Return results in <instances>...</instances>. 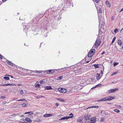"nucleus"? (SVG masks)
Segmentation results:
<instances>
[{"mask_svg":"<svg viewBox=\"0 0 123 123\" xmlns=\"http://www.w3.org/2000/svg\"><path fill=\"white\" fill-rule=\"evenodd\" d=\"M101 43V41L100 39H97L92 48L97 47L100 45Z\"/></svg>","mask_w":123,"mask_h":123,"instance_id":"1","label":"nucleus"},{"mask_svg":"<svg viewBox=\"0 0 123 123\" xmlns=\"http://www.w3.org/2000/svg\"><path fill=\"white\" fill-rule=\"evenodd\" d=\"M69 115L70 116L63 117L61 119H59V120H66L70 118H71L73 117V114L72 113H71L69 114Z\"/></svg>","mask_w":123,"mask_h":123,"instance_id":"2","label":"nucleus"},{"mask_svg":"<svg viewBox=\"0 0 123 123\" xmlns=\"http://www.w3.org/2000/svg\"><path fill=\"white\" fill-rule=\"evenodd\" d=\"M95 52V50L94 49H92L88 54V57H92L94 54Z\"/></svg>","mask_w":123,"mask_h":123,"instance_id":"3","label":"nucleus"},{"mask_svg":"<svg viewBox=\"0 0 123 123\" xmlns=\"http://www.w3.org/2000/svg\"><path fill=\"white\" fill-rule=\"evenodd\" d=\"M58 90L60 92L62 93H65L67 92L66 89L62 88H59L58 89Z\"/></svg>","mask_w":123,"mask_h":123,"instance_id":"4","label":"nucleus"},{"mask_svg":"<svg viewBox=\"0 0 123 123\" xmlns=\"http://www.w3.org/2000/svg\"><path fill=\"white\" fill-rule=\"evenodd\" d=\"M105 101L108 100L110 101L114 99L115 98V97H114L109 96V97H105Z\"/></svg>","mask_w":123,"mask_h":123,"instance_id":"5","label":"nucleus"},{"mask_svg":"<svg viewBox=\"0 0 123 123\" xmlns=\"http://www.w3.org/2000/svg\"><path fill=\"white\" fill-rule=\"evenodd\" d=\"M118 90V88H116L113 89H111L110 90H109L108 91V92L109 93H111V92H114Z\"/></svg>","mask_w":123,"mask_h":123,"instance_id":"6","label":"nucleus"},{"mask_svg":"<svg viewBox=\"0 0 123 123\" xmlns=\"http://www.w3.org/2000/svg\"><path fill=\"white\" fill-rule=\"evenodd\" d=\"M96 118L95 117H92L90 119V121H88V122H90L92 123H94V122L96 121Z\"/></svg>","mask_w":123,"mask_h":123,"instance_id":"7","label":"nucleus"},{"mask_svg":"<svg viewBox=\"0 0 123 123\" xmlns=\"http://www.w3.org/2000/svg\"><path fill=\"white\" fill-rule=\"evenodd\" d=\"M52 115L51 114H46L43 115L44 117H49L51 116Z\"/></svg>","mask_w":123,"mask_h":123,"instance_id":"8","label":"nucleus"},{"mask_svg":"<svg viewBox=\"0 0 123 123\" xmlns=\"http://www.w3.org/2000/svg\"><path fill=\"white\" fill-rule=\"evenodd\" d=\"M25 120L27 122L29 123H31L32 122V120L28 118H25Z\"/></svg>","mask_w":123,"mask_h":123,"instance_id":"9","label":"nucleus"},{"mask_svg":"<svg viewBox=\"0 0 123 123\" xmlns=\"http://www.w3.org/2000/svg\"><path fill=\"white\" fill-rule=\"evenodd\" d=\"M4 86H16V85L15 84L13 83L11 84H4Z\"/></svg>","mask_w":123,"mask_h":123,"instance_id":"10","label":"nucleus"},{"mask_svg":"<svg viewBox=\"0 0 123 123\" xmlns=\"http://www.w3.org/2000/svg\"><path fill=\"white\" fill-rule=\"evenodd\" d=\"M6 62L7 64L11 66H13V63L8 60Z\"/></svg>","mask_w":123,"mask_h":123,"instance_id":"11","label":"nucleus"},{"mask_svg":"<svg viewBox=\"0 0 123 123\" xmlns=\"http://www.w3.org/2000/svg\"><path fill=\"white\" fill-rule=\"evenodd\" d=\"M97 74L96 79L97 80H98L100 78V74H99L97 73Z\"/></svg>","mask_w":123,"mask_h":123,"instance_id":"12","label":"nucleus"},{"mask_svg":"<svg viewBox=\"0 0 123 123\" xmlns=\"http://www.w3.org/2000/svg\"><path fill=\"white\" fill-rule=\"evenodd\" d=\"M83 119L81 117H80L78 118L77 120V122H78L81 121Z\"/></svg>","mask_w":123,"mask_h":123,"instance_id":"13","label":"nucleus"},{"mask_svg":"<svg viewBox=\"0 0 123 123\" xmlns=\"http://www.w3.org/2000/svg\"><path fill=\"white\" fill-rule=\"evenodd\" d=\"M45 88L47 89V90L52 89L51 87L50 86H46L45 87Z\"/></svg>","mask_w":123,"mask_h":123,"instance_id":"14","label":"nucleus"},{"mask_svg":"<svg viewBox=\"0 0 123 123\" xmlns=\"http://www.w3.org/2000/svg\"><path fill=\"white\" fill-rule=\"evenodd\" d=\"M25 114H28L29 115H31L33 114V113L32 111H30L29 112H25Z\"/></svg>","mask_w":123,"mask_h":123,"instance_id":"15","label":"nucleus"},{"mask_svg":"<svg viewBox=\"0 0 123 123\" xmlns=\"http://www.w3.org/2000/svg\"><path fill=\"white\" fill-rule=\"evenodd\" d=\"M45 82H46L45 80H44L43 79V80H42L40 82V83L41 84H45Z\"/></svg>","mask_w":123,"mask_h":123,"instance_id":"16","label":"nucleus"},{"mask_svg":"<svg viewBox=\"0 0 123 123\" xmlns=\"http://www.w3.org/2000/svg\"><path fill=\"white\" fill-rule=\"evenodd\" d=\"M63 76H61L58 77L57 78V80H61V79L63 78Z\"/></svg>","mask_w":123,"mask_h":123,"instance_id":"17","label":"nucleus"},{"mask_svg":"<svg viewBox=\"0 0 123 123\" xmlns=\"http://www.w3.org/2000/svg\"><path fill=\"white\" fill-rule=\"evenodd\" d=\"M98 107H99L98 106H91V107H89L87 108V109L91 108H98Z\"/></svg>","mask_w":123,"mask_h":123,"instance_id":"18","label":"nucleus"},{"mask_svg":"<svg viewBox=\"0 0 123 123\" xmlns=\"http://www.w3.org/2000/svg\"><path fill=\"white\" fill-rule=\"evenodd\" d=\"M84 117H85V119H86V120H88V121H90V118H89L88 117L86 116H85Z\"/></svg>","mask_w":123,"mask_h":123,"instance_id":"19","label":"nucleus"},{"mask_svg":"<svg viewBox=\"0 0 123 123\" xmlns=\"http://www.w3.org/2000/svg\"><path fill=\"white\" fill-rule=\"evenodd\" d=\"M17 101H26V100L25 99H21L18 100H17Z\"/></svg>","mask_w":123,"mask_h":123,"instance_id":"20","label":"nucleus"},{"mask_svg":"<svg viewBox=\"0 0 123 123\" xmlns=\"http://www.w3.org/2000/svg\"><path fill=\"white\" fill-rule=\"evenodd\" d=\"M94 66L95 68H98L99 67L98 64H95L94 65Z\"/></svg>","mask_w":123,"mask_h":123,"instance_id":"21","label":"nucleus"},{"mask_svg":"<svg viewBox=\"0 0 123 123\" xmlns=\"http://www.w3.org/2000/svg\"><path fill=\"white\" fill-rule=\"evenodd\" d=\"M97 9L98 12L100 13V12H101V10L100 8H98H98H97Z\"/></svg>","mask_w":123,"mask_h":123,"instance_id":"22","label":"nucleus"},{"mask_svg":"<svg viewBox=\"0 0 123 123\" xmlns=\"http://www.w3.org/2000/svg\"><path fill=\"white\" fill-rule=\"evenodd\" d=\"M118 43L119 45H121V40H119L118 41Z\"/></svg>","mask_w":123,"mask_h":123,"instance_id":"23","label":"nucleus"},{"mask_svg":"<svg viewBox=\"0 0 123 123\" xmlns=\"http://www.w3.org/2000/svg\"><path fill=\"white\" fill-rule=\"evenodd\" d=\"M51 71H52V70H48L46 71V72L47 74H49V73H50V72H51Z\"/></svg>","mask_w":123,"mask_h":123,"instance_id":"24","label":"nucleus"},{"mask_svg":"<svg viewBox=\"0 0 123 123\" xmlns=\"http://www.w3.org/2000/svg\"><path fill=\"white\" fill-rule=\"evenodd\" d=\"M3 78L4 79H5V80H9L10 79V78L7 77H3Z\"/></svg>","mask_w":123,"mask_h":123,"instance_id":"25","label":"nucleus"},{"mask_svg":"<svg viewBox=\"0 0 123 123\" xmlns=\"http://www.w3.org/2000/svg\"><path fill=\"white\" fill-rule=\"evenodd\" d=\"M114 111L117 113H119L120 112V111L118 109H116L114 110Z\"/></svg>","mask_w":123,"mask_h":123,"instance_id":"26","label":"nucleus"},{"mask_svg":"<svg viewBox=\"0 0 123 123\" xmlns=\"http://www.w3.org/2000/svg\"><path fill=\"white\" fill-rule=\"evenodd\" d=\"M118 63V62L116 63L115 62H114L113 63V66L114 67H115L117 65Z\"/></svg>","mask_w":123,"mask_h":123,"instance_id":"27","label":"nucleus"},{"mask_svg":"<svg viewBox=\"0 0 123 123\" xmlns=\"http://www.w3.org/2000/svg\"><path fill=\"white\" fill-rule=\"evenodd\" d=\"M116 37H114V38H113V39L112 40V41L111 44L113 43L114 42L116 39Z\"/></svg>","mask_w":123,"mask_h":123,"instance_id":"28","label":"nucleus"},{"mask_svg":"<svg viewBox=\"0 0 123 123\" xmlns=\"http://www.w3.org/2000/svg\"><path fill=\"white\" fill-rule=\"evenodd\" d=\"M117 73V72H113L112 74H111V76H113V75L116 74Z\"/></svg>","mask_w":123,"mask_h":123,"instance_id":"29","label":"nucleus"},{"mask_svg":"<svg viewBox=\"0 0 123 123\" xmlns=\"http://www.w3.org/2000/svg\"><path fill=\"white\" fill-rule=\"evenodd\" d=\"M102 85L101 84H98L97 85H96V86L94 87H93V88H95L96 87H98V86H101Z\"/></svg>","mask_w":123,"mask_h":123,"instance_id":"30","label":"nucleus"},{"mask_svg":"<svg viewBox=\"0 0 123 123\" xmlns=\"http://www.w3.org/2000/svg\"><path fill=\"white\" fill-rule=\"evenodd\" d=\"M118 31V29L117 28H116L115 29L114 31V32L115 33H117Z\"/></svg>","mask_w":123,"mask_h":123,"instance_id":"31","label":"nucleus"},{"mask_svg":"<svg viewBox=\"0 0 123 123\" xmlns=\"http://www.w3.org/2000/svg\"><path fill=\"white\" fill-rule=\"evenodd\" d=\"M40 86V85L39 84H37L35 86L36 87H39Z\"/></svg>","mask_w":123,"mask_h":123,"instance_id":"32","label":"nucleus"},{"mask_svg":"<svg viewBox=\"0 0 123 123\" xmlns=\"http://www.w3.org/2000/svg\"><path fill=\"white\" fill-rule=\"evenodd\" d=\"M58 100H59L61 102H64L65 100L63 99H62L61 98H59L58 99Z\"/></svg>","mask_w":123,"mask_h":123,"instance_id":"33","label":"nucleus"},{"mask_svg":"<svg viewBox=\"0 0 123 123\" xmlns=\"http://www.w3.org/2000/svg\"><path fill=\"white\" fill-rule=\"evenodd\" d=\"M21 105L22 106H25L26 105H27L25 103H24L22 104Z\"/></svg>","mask_w":123,"mask_h":123,"instance_id":"34","label":"nucleus"},{"mask_svg":"<svg viewBox=\"0 0 123 123\" xmlns=\"http://www.w3.org/2000/svg\"><path fill=\"white\" fill-rule=\"evenodd\" d=\"M23 93L24 92L23 90H21L20 91V94L21 95H22V94H23Z\"/></svg>","mask_w":123,"mask_h":123,"instance_id":"35","label":"nucleus"},{"mask_svg":"<svg viewBox=\"0 0 123 123\" xmlns=\"http://www.w3.org/2000/svg\"><path fill=\"white\" fill-rule=\"evenodd\" d=\"M50 70H52V71H51V72H50V73L51 74L55 72V70L50 69Z\"/></svg>","mask_w":123,"mask_h":123,"instance_id":"36","label":"nucleus"},{"mask_svg":"<svg viewBox=\"0 0 123 123\" xmlns=\"http://www.w3.org/2000/svg\"><path fill=\"white\" fill-rule=\"evenodd\" d=\"M105 98H104L102 99H101V101H105Z\"/></svg>","mask_w":123,"mask_h":123,"instance_id":"37","label":"nucleus"},{"mask_svg":"<svg viewBox=\"0 0 123 123\" xmlns=\"http://www.w3.org/2000/svg\"><path fill=\"white\" fill-rule=\"evenodd\" d=\"M114 19V17L113 16H112L111 18V20L112 21H113Z\"/></svg>","mask_w":123,"mask_h":123,"instance_id":"38","label":"nucleus"},{"mask_svg":"<svg viewBox=\"0 0 123 123\" xmlns=\"http://www.w3.org/2000/svg\"><path fill=\"white\" fill-rule=\"evenodd\" d=\"M104 118H102L101 119L100 121L102 122L104 121Z\"/></svg>","mask_w":123,"mask_h":123,"instance_id":"39","label":"nucleus"},{"mask_svg":"<svg viewBox=\"0 0 123 123\" xmlns=\"http://www.w3.org/2000/svg\"><path fill=\"white\" fill-rule=\"evenodd\" d=\"M107 5L109 7H110L111 6L110 4L109 3H108V4H107Z\"/></svg>","mask_w":123,"mask_h":123,"instance_id":"40","label":"nucleus"},{"mask_svg":"<svg viewBox=\"0 0 123 123\" xmlns=\"http://www.w3.org/2000/svg\"><path fill=\"white\" fill-rule=\"evenodd\" d=\"M115 106L117 107H121V106L119 105H115Z\"/></svg>","mask_w":123,"mask_h":123,"instance_id":"41","label":"nucleus"},{"mask_svg":"<svg viewBox=\"0 0 123 123\" xmlns=\"http://www.w3.org/2000/svg\"><path fill=\"white\" fill-rule=\"evenodd\" d=\"M95 1L97 3H98L99 2V0H95Z\"/></svg>","mask_w":123,"mask_h":123,"instance_id":"42","label":"nucleus"},{"mask_svg":"<svg viewBox=\"0 0 123 123\" xmlns=\"http://www.w3.org/2000/svg\"><path fill=\"white\" fill-rule=\"evenodd\" d=\"M6 103V101H4L2 103V104L3 105H5Z\"/></svg>","mask_w":123,"mask_h":123,"instance_id":"43","label":"nucleus"},{"mask_svg":"<svg viewBox=\"0 0 123 123\" xmlns=\"http://www.w3.org/2000/svg\"><path fill=\"white\" fill-rule=\"evenodd\" d=\"M18 86H22V85L21 84H18Z\"/></svg>","mask_w":123,"mask_h":123,"instance_id":"44","label":"nucleus"},{"mask_svg":"<svg viewBox=\"0 0 123 123\" xmlns=\"http://www.w3.org/2000/svg\"><path fill=\"white\" fill-rule=\"evenodd\" d=\"M2 55H0V59H2Z\"/></svg>","mask_w":123,"mask_h":123,"instance_id":"45","label":"nucleus"},{"mask_svg":"<svg viewBox=\"0 0 123 123\" xmlns=\"http://www.w3.org/2000/svg\"><path fill=\"white\" fill-rule=\"evenodd\" d=\"M5 98V96H1V98Z\"/></svg>","mask_w":123,"mask_h":123,"instance_id":"46","label":"nucleus"},{"mask_svg":"<svg viewBox=\"0 0 123 123\" xmlns=\"http://www.w3.org/2000/svg\"><path fill=\"white\" fill-rule=\"evenodd\" d=\"M56 106H58V103H56Z\"/></svg>","mask_w":123,"mask_h":123,"instance_id":"47","label":"nucleus"},{"mask_svg":"<svg viewBox=\"0 0 123 123\" xmlns=\"http://www.w3.org/2000/svg\"><path fill=\"white\" fill-rule=\"evenodd\" d=\"M105 53V52L104 51H103L102 52V53L101 55H102L104 54Z\"/></svg>","mask_w":123,"mask_h":123,"instance_id":"48","label":"nucleus"},{"mask_svg":"<svg viewBox=\"0 0 123 123\" xmlns=\"http://www.w3.org/2000/svg\"><path fill=\"white\" fill-rule=\"evenodd\" d=\"M98 102H100V101H101V99L100 100H98Z\"/></svg>","mask_w":123,"mask_h":123,"instance_id":"49","label":"nucleus"},{"mask_svg":"<svg viewBox=\"0 0 123 123\" xmlns=\"http://www.w3.org/2000/svg\"><path fill=\"white\" fill-rule=\"evenodd\" d=\"M123 10V8L120 10V12L122 11Z\"/></svg>","mask_w":123,"mask_h":123,"instance_id":"50","label":"nucleus"},{"mask_svg":"<svg viewBox=\"0 0 123 123\" xmlns=\"http://www.w3.org/2000/svg\"><path fill=\"white\" fill-rule=\"evenodd\" d=\"M108 3H109L108 2L106 1L105 2V3L107 5V4H108Z\"/></svg>","mask_w":123,"mask_h":123,"instance_id":"51","label":"nucleus"},{"mask_svg":"<svg viewBox=\"0 0 123 123\" xmlns=\"http://www.w3.org/2000/svg\"><path fill=\"white\" fill-rule=\"evenodd\" d=\"M10 76L11 78H13V77L12 76Z\"/></svg>","mask_w":123,"mask_h":123,"instance_id":"52","label":"nucleus"},{"mask_svg":"<svg viewBox=\"0 0 123 123\" xmlns=\"http://www.w3.org/2000/svg\"><path fill=\"white\" fill-rule=\"evenodd\" d=\"M5 76H10V75L8 74H6L5 75Z\"/></svg>","mask_w":123,"mask_h":123,"instance_id":"53","label":"nucleus"},{"mask_svg":"<svg viewBox=\"0 0 123 123\" xmlns=\"http://www.w3.org/2000/svg\"><path fill=\"white\" fill-rule=\"evenodd\" d=\"M2 1L3 2H5L7 0H2Z\"/></svg>","mask_w":123,"mask_h":123,"instance_id":"54","label":"nucleus"},{"mask_svg":"<svg viewBox=\"0 0 123 123\" xmlns=\"http://www.w3.org/2000/svg\"><path fill=\"white\" fill-rule=\"evenodd\" d=\"M123 30V28H122L121 30L120 31H122Z\"/></svg>","mask_w":123,"mask_h":123,"instance_id":"55","label":"nucleus"},{"mask_svg":"<svg viewBox=\"0 0 123 123\" xmlns=\"http://www.w3.org/2000/svg\"><path fill=\"white\" fill-rule=\"evenodd\" d=\"M40 98L41 97H43V96H40Z\"/></svg>","mask_w":123,"mask_h":123,"instance_id":"56","label":"nucleus"},{"mask_svg":"<svg viewBox=\"0 0 123 123\" xmlns=\"http://www.w3.org/2000/svg\"><path fill=\"white\" fill-rule=\"evenodd\" d=\"M90 61H87V62L86 63H89V62Z\"/></svg>","mask_w":123,"mask_h":123,"instance_id":"57","label":"nucleus"},{"mask_svg":"<svg viewBox=\"0 0 123 123\" xmlns=\"http://www.w3.org/2000/svg\"><path fill=\"white\" fill-rule=\"evenodd\" d=\"M101 73L102 74H103V72L102 71L101 72Z\"/></svg>","mask_w":123,"mask_h":123,"instance_id":"58","label":"nucleus"},{"mask_svg":"<svg viewBox=\"0 0 123 123\" xmlns=\"http://www.w3.org/2000/svg\"><path fill=\"white\" fill-rule=\"evenodd\" d=\"M24 116H23V115H21V117H24Z\"/></svg>","mask_w":123,"mask_h":123,"instance_id":"59","label":"nucleus"},{"mask_svg":"<svg viewBox=\"0 0 123 123\" xmlns=\"http://www.w3.org/2000/svg\"><path fill=\"white\" fill-rule=\"evenodd\" d=\"M3 85H0V86H4Z\"/></svg>","mask_w":123,"mask_h":123,"instance_id":"60","label":"nucleus"},{"mask_svg":"<svg viewBox=\"0 0 123 123\" xmlns=\"http://www.w3.org/2000/svg\"><path fill=\"white\" fill-rule=\"evenodd\" d=\"M36 72H37V73H39V71H37Z\"/></svg>","mask_w":123,"mask_h":123,"instance_id":"61","label":"nucleus"},{"mask_svg":"<svg viewBox=\"0 0 123 123\" xmlns=\"http://www.w3.org/2000/svg\"><path fill=\"white\" fill-rule=\"evenodd\" d=\"M122 48H123V47H122Z\"/></svg>","mask_w":123,"mask_h":123,"instance_id":"62","label":"nucleus"},{"mask_svg":"<svg viewBox=\"0 0 123 123\" xmlns=\"http://www.w3.org/2000/svg\"><path fill=\"white\" fill-rule=\"evenodd\" d=\"M33 71H32V72H33Z\"/></svg>","mask_w":123,"mask_h":123,"instance_id":"63","label":"nucleus"},{"mask_svg":"<svg viewBox=\"0 0 123 123\" xmlns=\"http://www.w3.org/2000/svg\"><path fill=\"white\" fill-rule=\"evenodd\" d=\"M113 82H112V83H113Z\"/></svg>","mask_w":123,"mask_h":123,"instance_id":"64","label":"nucleus"}]
</instances>
